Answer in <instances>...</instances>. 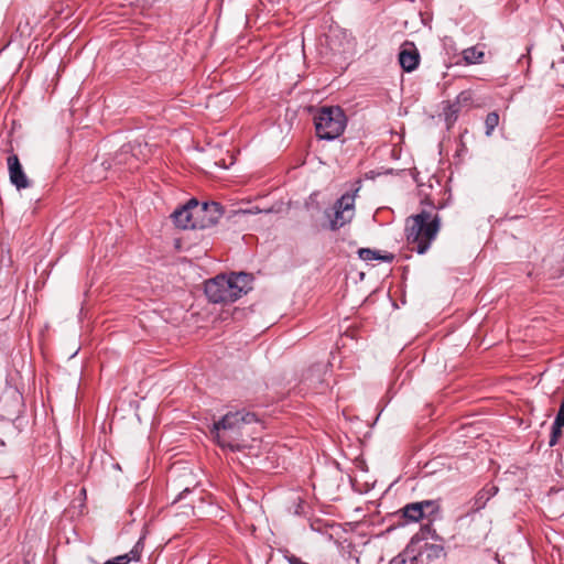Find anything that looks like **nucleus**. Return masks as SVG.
<instances>
[{"label": "nucleus", "mask_w": 564, "mask_h": 564, "mask_svg": "<svg viewBox=\"0 0 564 564\" xmlns=\"http://www.w3.org/2000/svg\"><path fill=\"white\" fill-rule=\"evenodd\" d=\"M441 229V217L436 208L431 205L430 209L423 208L420 213L411 215L405 220V238L412 250L424 254L436 239Z\"/></svg>", "instance_id": "1"}, {"label": "nucleus", "mask_w": 564, "mask_h": 564, "mask_svg": "<svg viewBox=\"0 0 564 564\" xmlns=\"http://www.w3.org/2000/svg\"><path fill=\"white\" fill-rule=\"evenodd\" d=\"M257 421V415L252 412L245 410L228 412L214 422L210 433L223 448H229L231 452L240 451L246 446L245 426Z\"/></svg>", "instance_id": "2"}, {"label": "nucleus", "mask_w": 564, "mask_h": 564, "mask_svg": "<svg viewBox=\"0 0 564 564\" xmlns=\"http://www.w3.org/2000/svg\"><path fill=\"white\" fill-rule=\"evenodd\" d=\"M251 275L245 272L219 274L205 282V294L209 302L234 303L251 290Z\"/></svg>", "instance_id": "3"}, {"label": "nucleus", "mask_w": 564, "mask_h": 564, "mask_svg": "<svg viewBox=\"0 0 564 564\" xmlns=\"http://www.w3.org/2000/svg\"><path fill=\"white\" fill-rule=\"evenodd\" d=\"M316 135L322 140L332 141L343 134L347 118L339 106L322 107L314 117Z\"/></svg>", "instance_id": "4"}, {"label": "nucleus", "mask_w": 564, "mask_h": 564, "mask_svg": "<svg viewBox=\"0 0 564 564\" xmlns=\"http://www.w3.org/2000/svg\"><path fill=\"white\" fill-rule=\"evenodd\" d=\"M402 518L405 521L391 524L387 529H398L406 523L420 521H424L420 529H430L435 521L442 518L441 507L436 500H422L408 503L402 508Z\"/></svg>", "instance_id": "5"}, {"label": "nucleus", "mask_w": 564, "mask_h": 564, "mask_svg": "<svg viewBox=\"0 0 564 564\" xmlns=\"http://www.w3.org/2000/svg\"><path fill=\"white\" fill-rule=\"evenodd\" d=\"M415 543L413 555L415 561L425 556L427 562L440 558L444 555V541L436 531H419L409 544Z\"/></svg>", "instance_id": "6"}, {"label": "nucleus", "mask_w": 564, "mask_h": 564, "mask_svg": "<svg viewBox=\"0 0 564 564\" xmlns=\"http://www.w3.org/2000/svg\"><path fill=\"white\" fill-rule=\"evenodd\" d=\"M24 409L23 395L14 388H7L0 395V417L10 422L18 420Z\"/></svg>", "instance_id": "7"}, {"label": "nucleus", "mask_w": 564, "mask_h": 564, "mask_svg": "<svg viewBox=\"0 0 564 564\" xmlns=\"http://www.w3.org/2000/svg\"><path fill=\"white\" fill-rule=\"evenodd\" d=\"M333 218L329 220V228L338 230L350 223L355 215V195L350 193L343 194L334 204Z\"/></svg>", "instance_id": "8"}, {"label": "nucleus", "mask_w": 564, "mask_h": 564, "mask_svg": "<svg viewBox=\"0 0 564 564\" xmlns=\"http://www.w3.org/2000/svg\"><path fill=\"white\" fill-rule=\"evenodd\" d=\"M343 533L345 536L336 539L340 552L343 555L358 560L359 547L367 544V541H365L366 535L355 534L356 531H343Z\"/></svg>", "instance_id": "9"}, {"label": "nucleus", "mask_w": 564, "mask_h": 564, "mask_svg": "<svg viewBox=\"0 0 564 564\" xmlns=\"http://www.w3.org/2000/svg\"><path fill=\"white\" fill-rule=\"evenodd\" d=\"M151 150L147 142L140 139H135L129 143L123 144L120 150L117 152V161L120 163H126L122 160L123 155L131 154L130 159H134L135 163L145 161Z\"/></svg>", "instance_id": "10"}, {"label": "nucleus", "mask_w": 564, "mask_h": 564, "mask_svg": "<svg viewBox=\"0 0 564 564\" xmlns=\"http://www.w3.org/2000/svg\"><path fill=\"white\" fill-rule=\"evenodd\" d=\"M8 170H9V178L12 185L17 187V189H24L30 187L31 183L28 178L26 174L23 171V167L20 163L18 155L12 154L7 159Z\"/></svg>", "instance_id": "11"}, {"label": "nucleus", "mask_w": 564, "mask_h": 564, "mask_svg": "<svg viewBox=\"0 0 564 564\" xmlns=\"http://www.w3.org/2000/svg\"><path fill=\"white\" fill-rule=\"evenodd\" d=\"M198 228H207L216 225L223 216V206L217 202L204 203L200 208Z\"/></svg>", "instance_id": "12"}, {"label": "nucleus", "mask_w": 564, "mask_h": 564, "mask_svg": "<svg viewBox=\"0 0 564 564\" xmlns=\"http://www.w3.org/2000/svg\"><path fill=\"white\" fill-rule=\"evenodd\" d=\"M172 218L174 224L182 229L198 228V218L193 210L188 209V206H181L175 209L172 214Z\"/></svg>", "instance_id": "13"}, {"label": "nucleus", "mask_w": 564, "mask_h": 564, "mask_svg": "<svg viewBox=\"0 0 564 564\" xmlns=\"http://www.w3.org/2000/svg\"><path fill=\"white\" fill-rule=\"evenodd\" d=\"M420 62V55L415 47L402 48L399 53V63L403 70L410 73L416 69Z\"/></svg>", "instance_id": "14"}, {"label": "nucleus", "mask_w": 564, "mask_h": 564, "mask_svg": "<svg viewBox=\"0 0 564 564\" xmlns=\"http://www.w3.org/2000/svg\"><path fill=\"white\" fill-rule=\"evenodd\" d=\"M498 492V488L494 485L484 487L475 497L473 510L478 511L482 509L486 503Z\"/></svg>", "instance_id": "15"}, {"label": "nucleus", "mask_w": 564, "mask_h": 564, "mask_svg": "<svg viewBox=\"0 0 564 564\" xmlns=\"http://www.w3.org/2000/svg\"><path fill=\"white\" fill-rule=\"evenodd\" d=\"M359 258L364 261H372V260H379L382 262H392L394 259V256L392 253H383L381 254L377 250H372L370 248H361L358 251Z\"/></svg>", "instance_id": "16"}, {"label": "nucleus", "mask_w": 564, "mask_h": 564, "mask_svg": "<svg viewBox=\"0 0 564 564\" xmlns=\"http://www.w3.org/2000/svg\"><path fill=\"white\" fill-rule=\"evenodd\" d=\"M289 501L292 503L288 508L290 513L295 516L304 513L305 500L299 491H291L289 495Z\"/></svg>", "instance_id": "17"}, {"label": "nucleus", "mask_w": 564, "mask_h": 564, "mask_svg": "<svg viewBox=\"0 0 564 564\" xmlns=\"http://www.w3.org/2000/svg\"><path fill=\"white\" fill-rule=\"evenodd\" d=\"M414 542L413 544H408L406 547L398 554L395 557H393L389 564H414L416 561L413 555V551H415L413 547L415 546Z\"/></svg>", "instance_id": "18"}, {"label": "nucleus", "mask_w": 564, "mask_h": 564, "mask_svg": "<svg viewBox=\"0 0 564 564\" xmlns=\"http://www.w3.org/2000/svg\"><path fill=\"white\" fill-rule=\"evenodd\" d=\"M462 110V106H459L455 101H448L444 107V118L448 126H452L458 118V113Z\"/></svg>", "instance_id": "19"}, {"label": "nucleus", "mask_w": 564, "mask_h": 564, "mask_svg": "<svg viewBox=\"0 0 564 564\" xmlns=\"http://www.w3.org/2000/svg\"><path fill=\"white\" fill-rule=\"evenodd\" d=\"M463 56L467 64H476L481 62L484 53L478 51L476 47H468L464 50Z\"/></svg>", "instance_id": "20"}, {"label": "nucleus", "mask_w": 564, "mask_h": 564, "mask_svg": "<svg viewBox=\"0 0 564 564\" xmlns=\"http://www.w3.org/2000/svg\"><path fill=\"white\" fill-rule=\"evenodd\" d=\"M499 123V116L496 111L489 112L485 119L486 135L490 137Z\"/></svg>", "instance_id": "21"}, {"label": "nucleus", "mask_w": 564, "mask_h": 564, "mask_svg": "<svg viewBox=\"0 0 564 564\" xmlns=\"http://www.w3.org/2000/svg\"><path fill=\"white\" fill-rule=\"evenodd\" d=\"M564 425H557L553 422L552 424V432L549 441V446L553 447L557 444L558 437L562 435V429Z\"/></svg>", "instance_id": "22"}, {"label": "nucleus", "mask_w": 564, "mask_h": 564, "mask_svg": "<svg viewBox=\"0 0 564 564\" xmlns=\"http://www.w3.org/2000/svg\"><path fill=\"white\" fill-rule=\"evenodd\" d=\"M131 154H127L122 156V160L126 161V163H120L117 161V154L113 158V162L116 165H123L127 166L128 170H134L139 167V164L135 163L134 159H130Z\"/></svg>", "instance_id": "23"}, {"label": "nucleus", "mask_w": 564, "mask_h": 564, "mask_svg": "<svg viewBox=\"0 0 564 564\" xmlns=\"http://www.w3.org/2000/svg\"><path fill=\"white\" fill-rule=\"evenodd\" d=\"M471 101V94L469 91H462L457 97L455 102L459 106L465 107L468 106Z\"/></svg>", "instance_id": "24"}, {"label": "nucleus", "mask_w": 564, "mask_h": 564, "mask_svg": "<svg viewBox=\"0 0 564 564\" xmlns=\"http://www.w3.org/2000/svg\"><path fill=\"white\" fill-rule=\"evenodd\" d=\"M184 206H188V209L193 210L195 216L197 218H199V216H200V210H199L200 206H199V204H198V202L196 199H194V198L189 199Z\"/></svg>", "instance_id": "25"}, {"label": "nucleus", "mask_w": 564, "mask_h": 564, "mask_svg": "<svg viewBox=\"0 0 564 564\" xmlns=\"http://www.w3.org/2000/svg\"><path fill=\"white\" fill-rule=\"evenodd\" d=\"M554 423L557 425H564V398L561 402L560 409L557 411V414L555 416Z\"/></svg>", "instance_id": "26"}, {"label": "nucleus", "mask_w": 564, "mask_h": 564, "mask_svg": "<svg viewBox=\"0 0 564 564\" xmlns=\"http://www.w3.org/2000/svg\"><path fill=\"white\" fill-rule=\"evenodd\" d=\"M192 494V490L189 487H185L173 500L172 505H175L180 502L181 500L185 499L187 495Z\"/></svg>", "instance_id": "27"}, {"label": "nucleus", "mask_w": 564, "mask_h": 564, "mask_svg": "<svg viewBox=\"0 0 564 564\" xmlns=\"http://www.w3.org/2000/svg\"><path fill=\"white\" fill-rule=\"evenodd\" d=\"M188 511H186V514L194 513V506H186Z\"/></svg>", "instance_id": "28"}, {"label": "nucleus", "mask_w": 564, "mask_h": 564, "mask_svg": "<svg viewBox=\"0 0 564 564\" xmlns=\"http://www.w3.org/2000/svg\"><path fill=\"white\" fill-rule=\"evenodd\" d=\"M80 495H83L84 497L86 496V489L85 488L80 489Z\"/></svg>", "instance_id": "29"}, {"label": "nucleus", "mask_w": 564, "mask_h": 564, "mask_svg": "<svg viewBox=\"0 0 564 564\" xmlns=\"http://www.w3.org/2000/svg\"><path fill=\"white\" fill-rule=\"evenodd\" d=\"M326 529H334V524H327Z\"/></svg>", "instance_id": "30"}, {"label": "nucleus", "mask_w": 564, "mask_h": 564, "mask_svg": "<svg viewBox=\"0 0 564 564\" xmlns=\"http://www.w3.org/2000/svg\"><path fill=\"white\" fill-rule=\"evenodd\" d=\"M4 445H6L4 442L2 440H0V446L3 447Z\"/></svg>", "instance_id": "31"}, {"label": "nucleus", "mask_w": 564, "mask_h": 564, "mask_svg": "<svg viewBox=\"0 0 564 564\" xmlns=\"http://www.w3.org/2000/svg\"><path fill=\"white\" fill-rule=\"evenodd\" d=\"M113 467L117 468V469H120L119 464H115Z\"/></svg>", "instance_id": "32"}]
</instances>
